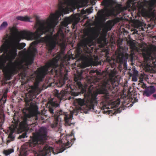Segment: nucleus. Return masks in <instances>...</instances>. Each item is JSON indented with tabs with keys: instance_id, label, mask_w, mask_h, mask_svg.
Returning a JSON list of instances; mask_svg holds the SVG:
<instances>
[{
	"instance_id": "f257e3e1",
	"label": "nucleus",
	"mask_w": 156,
	"mask_h": 156,
	"mask_svg": "<svg viewBox=\"0 0 156 156\" xmlns=\"http://www.w3.org/2000/svg\"><path fill=\"white\" fill-rule=\"evenodd\" d=\"M48 129L45 126L40 127L38 131L29 143L21 146V154L24 156L33 153L35 156H50L51 152L57 154L62 152L66 148L70 147L75 139L72 138V135L66 134L59 141L62 148L57 153L55 152L54 149L48 145Z\"/></svg>"
},
{
	"instance_id": "f03ea898",
	"label": "nucleus",
	"mask_w": 156,
	"mask_h": 156,
	"mask_svg": "<svg viewBox=\"0 0 156 156\" xmlns=\"http://www.w3.org/2000/svg\"><path fill=\"white\" fill-rule=\"evenodd\" d=\"M60 60H62V58L61 55L59 54L47 63L44 66L41 67L39 72L37 75V78L40 80H42L48 73L49 69L50 68H52L51 71L52 74H55L57 76L61 75V71L65 66L62 62L61 63L60 65H59L58 61Z\"/></svg>"
},
{
	"instance_id": "7ed1b4c3",
	"label": "nucleus",
	"mask_w": 156,
	"mask_h": 156,
	"mask_svg": "<svg viewBox=\"0 0 156 156\" xmlns=\"http://www.w3.org/2000/svg\"><path fill=\"white\" fill-rule=\"evenodd\" d=\"M59 105L58 103L52 101L51 103V105L49 108V111L52 114L53 116L54 117L56 120L57 121H59L62 118L61 116H62L65 122L66 126H73V122H72L73 119V114L75 115H77V113L73 112V113L70 112L69 113L63 112L62 110H59L58 109L59 107Z\"/></svg>"
},
{
	"instance_id": "20e7f679",
	"label": "nucleus",
	"mask_w": 156,
	"mask_h": 156,
	"mask_svg": "<svg viewBox=\"0 0 156 156\" xmlns=\"http://www.w3.org/2000/svg\"><path fill=\"white\" fill-rule=\"evenodd\" d=\"M116 78L111 77L109 79L102 82V86L99 93L103 94L102 99L108 100L113 98L114 92L113 89L118 85Z\"/></svg>"
},
{
	"instance_id": "39448f33",
	"label": "nucleus",
	"mask_w": 156,
	"mask_h": 156,
	"mask_svg": "<svg viewBox=\"0 0 156 156\" xmlns=\"http://www.w3.org/2000/svg\"><path fill=\"white\" fill-rule=\"evenodd\" d=\"M24 116L21 124L25 127L31 124V122H34L37 119L36 111L30 107L27 108L23 111Z\"/></svg>"
},
{
	"instance_id": "423d86ee",
	"label": "nucleus",
	"mask_w": 156,
	"mask_h": 156,
	"mask_svg": "<svg viewBox=\"0 0 156 156\" xmlns=\"http://www.w3.org/2000/svg\"><path fill=\"white\" fill-rule=\"evenodd\" d=\"M113 0H104L102 2V5L104 8L103 9L99 11L98 12L99 18L102 20L105 21L111 15V12L109 8L112 4Z\"/></svg>"
},
{
	"instance_id": "0eeeda50",
	"label": "nucleus",
	"mask_w": 156,
	"mask_h": 156,
	"mask_svg": "<svg viewBox=\"0 0 156 156\" xmlns=\"http://www.w3.org/2000/svg\"><path fill=\"white\" fill-rule=\"evenodd\" d=\"M155 91V87L153 86H150L147 87L144 91L143 95L147 97H149L154 93Z\"/></svg>"
},
{
	"instance_id": "6e6552de",
	"label": "nucleus",
	"mask_w": 156,
	"mask_h": 156,
	"mask_svg": "<svg viewBox=\"0 0 156 156\" xmlns=\"http://www.w3.org/2000/svg\"><path fill=\"white\" fill-rule=\"evenodd\" d=\"M113 99V98H112L111 99H109L107 101H105V100H102V108H103L105 112H108L109 114H111V113H113V112H111V110H108V111H106V110L107 109H109V107H108V104H109V101L112 100Z\"/></svg>"
},
{
	"instance_id": "1a4fd4ad",
	"label": "nucleus",
	"mask_w": 156,
	"mask_h": 156,
	"mask_svg": "<svg viewBox=\"0 0 156 156\" xmlns=\"http://www.w3.org/2000/svg\"><path fill=\"white\" fill-rule=\"evenodd\" d=\"M93 35L88 34V37L84 39L83 44L85 48H87V45H90L92 41Z\"/></svg>"
},
{
	"instance_id": "9d476101",
	"label": "nucleus",
	"mask_w": 156,
	"mask_h": 156,
	"mask_svg": "<svg viewBox=\"0 0 156 156\" xmlns=\"http://www.w3.org/2000/svg\"><path fill=\"white\" fill-rule=\"evenodd\" d=\"M66 94V92L64 91H61L60 93H59V91L57 90H55V96L60 100L65 99Z\"/></svg>"
},
{
	"instance_id": "9b49d317",
	"label": "nucleus",
	"mask_w": 156,
	"mask_h": 156,
	"mask_svg": "<svg viewBox=\"0 0 156 156\" xmlns=\"http://www.w3.org/2000/svg\"><path fill=\"white\" fill-rule=\"evenodd\" d=\"M143 55L145 60L148 61L150 59H153V58L151 56V52L146 50L145 48H143Z\"/></svg>"
},
{
	"instance_id": "f8f14e48",
	"label": "nucleus",
	"mask_w": 156,
	"mask_h": 156,
	"mask_svg": "<svg viewBox=\"0 0 156 156\" xmlns=\"http://www.w3.org/2000/svg\"><path fill=\"white\" fill-rule=\"evenodd\" d=\"M14 151V149L12 147L10 148L5 149L3 151V153L5 156H9Z\"/></svg>"
},
{
	"instance_id": "ddd939ff",
	"label": "nucleus",
	"mask_w": 156,
	"mask_h": 156,
	"mask_svg": "<svg viewBox=\"0 0 156 156\" xmlns=\"http://www.w3.org/2000/svg\"><path fill=\"white\" fill-rule=\"evenodd\" d=\"M16 18L17 20H20L21 21L30 22H32V21H30V18L27 16L25 17L22 16H18L16 17Z\"/></svg>"
},
{
	"instance_id": "4468645a",
	"label": "nucleus",
	"mask_w": 156,
	"mask_h": 156,
	"mask_svg": "<svg viewBox=\"0 0 156 156\" xmlns=\"http://www.w3.org/2000/svg\"><path fill=\"white\" fill-rule=\"evenodd\" d=\"M98 93L97 92H94L93 93L91 94V100L92 102H95L97 99V96L98 95Z\"/></svg>"
},
{
	"instance_id": "2eb2a0df",
	"label": "nucleus",
	"mask_w": 156,
	"mask_h": 156,
	"mask_svg": "<svg viewBox=\"0 0 156 156\" xmlns=\"http://www.w3.org/2000/svg\"><path fill=\"white\" fill-rule=\"evenodd\" d=\"M8 23L6 21L3 22L0 26V30L5 28L8 26Z\"/></svg>"
},
{
	"instance_id": "dca6fc26",
	"label": "nucleus",
	"mask_w": 156,
	"mask_h": 156,
	"mask_svg": "<svg viewBox=\"0 0 156 156\" xmlns=\"http://www.w3.org/2000/svg\"><path fill=\"white\" fill-rule=\"evenodd\" d=\"M77 102L79 105L80 106L83 107L82 108H84V101L80 98H79L77 100Z\"/></svg>"
},
{
	"instance_id": "f3484780",
	"label": "nucleus",
	"mask_w": 156,
	"mask_h": 156,
	"mask_svg": "<svg viewBox=\"0 0 156 156\" xmlns=\"http://www.w3.org/2000/svg\"><path fill=\"white\" fill-rule=\"evenodd\" d=\"M13 132H11L9 135V137L10 139L11 140H14V137L12 135Z\"/></svg>"
},
{
	"instance_id": "a211bd4d",
	"label": "nucleus",
	"mask_w": 156,
	"mask_h": 156,
	"mask_svg": "<svg viewBox=\"0 0 156 156\" xmlns=\"http://www.w3.org/2000/svg\"><path fill=\"white\" fill-rule=\"evenodd\" d=\"M70 22V20H68L66 22H63L62 23V25H63L64 27H67L68 24Z\"/></svg>"
},
{
	"instance_id": "6ab92c4d",
	"label": "nucleus",
	"mask_w": 156,
	"mask_h": 156,
	"mask_svg": "<svg viewBox=\"0 0 156 156\" xmlns=\"http://www.w3.org/2000/svg\"><path fill=\"white\" fill-rule=\"evenodd\" d=\"M27 137V134L25 133H24L23 134H22L21 135H20V137H19V138H24L25 137Z\"/></svg>"
},
{
	"instance_id": "aec40b11",
	"label": "nucleus",
	"mask_w": 156,
	"mask_h": 156,
	"mask_svg": "<svg viewBox=\"0 0 156 156\" xmlns=\"http://www.w3.org/2000/svg\"><path fill=\"white\" fill-rule=\"evenodd\" d=\"M138 71H137L136 70H134L133 74V76H137L138 75Z\"/></svg>"
},
{
	"instance_id": "412c9836",
	"label": "nucleus",
	"mask_w": 156,
	"mask_h": 156,
	"mask_svg": "<svg viewBox=\"0 0 156 156\" xmlns=\"http://www.w3.org/2000/svg\"><path fill=\"white\" fill-rule=\"evenodd\" d=\"M137 76H132V80L133 81L136 82L137 81Z\"/></svg>"
},
{
	"instance_id": "4be33fe9",
	"label": "nucleus",
	"mask_w": 156,
	"mask_h": 156,
	"mask_svg": "<svg viewBox=\"0 0 156 156\" xmlns=\"http://www.w3.org/2000/svg\"><path fill=\"white\" fill-rule=\"evenodd\" d=\"M77 84L80 88L82 87L83 85L80 82H77Z\"/></svg>"
},
{
	"instance_id": "5701e85b",
	"label": "nucleus",
	"mask_w": 156,
	"mask_h": 156,
	"mask_svg": "<svg viewBox=\"0 0 156 156\" xmlns=\"http://www.w3.org/2000/svg\"><path fill=\"white\" fill-rule=\"evenodd\" d=\"M112 27L111 24H109L107 27V30H111L112 28Z\"/></svg>"
},
{
	"instance_id": "b1692460",
	"label": "nucleus",
	"mask_w": 156,
	"mask_h": 156,
	"mask_svg": "<svg viewBox=\"0 0 156 156\" xmlns=\"http://www.w3.org/2000/svg\"><path fill=\"white\" fill-rule=\"evenodd\" d=\"M58 125V124L57 123H55V124H53L51 125V127L53 128H55V127H57Z\"/></svg>"
},
{
	"instance_id": "393cba45",
	"label": "nucleus",
	"mask_w": 156,
	"mask_h": 156,
	"mask_svg": "<svg viewBox=\"0 0 156 156\" xmlns=\"http://www.w3.org/2000/svg\"><path fill=\"white\" fill-rule=\"evenodd\" d=\"M130 45L131 46V47L133 48H134L135 47V44L133 42H131L130 43Z\"/></svg>"
},
{
	"instance_id": "a878e982",
	"label": "nucleus",
	"mask_w": 156,
	"mask_h": 156,
	"mask_svg": "<svg viewBox=\"0 0 156 156\" xmlns=\"http://www.w3.org/2000/svg\"><path fill=\"white\" fill-rule=\"evenodd\" d=\"M78 23V21L77 20H75L74 22H73V24L74 25V27H75L76 24L77 23Z\"/></svg>"
},
{
	"instance_id": "bb28decb",
	"label": "nucleus",
	"mask_w": 156,
	"mask_h": 156,
	"mask_svg": "<svg viewBox=\"0 0 156 156\" xmlns=\"http://www.w3.org/2000/svg\"><path fill=\"white\" fill-rule=\"evenodd\" d=\"M142 87L143 88H145L146 89L147 88L146 84L144 83H143V84L142 85Z\"/></svg>"
},
{
	"instance_id": "cd10ccee",
	"label": "nucleus",
	"mask_w": 156,
	"mask_h": 156,
	"mask_svg": "<svg viewBox=\"0 0 156 156\" xmlns=\"http://www.w3.org/2000/svg\"><path fill=\"white\" fill-rule=\"evenodd\" d=\"M153 96L155 98V99H156V94H154L153 95Z\"/></svg>"
},
{
	"instance_id": "c85d7f7f",
	"label": "nucleus",
	"mask_w": 156,
	"mask_h": 156,
	"mask_svg": "<svg viewBox=\"0 0 156 156\" xmlns=\"http://www.w3.org/2000/svg\"><path fill=\"white\" fill-rule=\"evenodd\" d=\"M135 100L136 101V102H137L138 101V99H136V98L135 99Z\"/></svg>"
},
{
	"instance_id": "c756f323",
	"label": "nucleus",
	"mask_w": 156,
	"mask_h": 156,
	"mask_svg": "<svg viewBox=\"0 0 156 156\" xmlns=\"http://www.w3.org/2000/svg\"><path fill=\"white\" fill-rule=\"evenodd\" d=\"M124 66H126V63H125V64H124Z\"/></svg>"
},
{
	"instance_id": "7c9ffc66",
	"label": "nucleus",
	"mask_w": 156,
	"mask_h": 156,
	"mask_svg": "<svg viewBox=\"0 0 156 156\" xmlns=\"http://www.w3.org/2000/svg\"><path fill=\"white\" fill-rule=\"evenodd\" d=\"M130 105H131V106L133 105H132V104H131Z\"/></svg>"
},
{
	"instance_id": "2f4dec72",
	"label": "nucleus",
	"mask_w": 156,
	"mask_h": 156,
	"mask_svg": "<svg viewBox=\"0 0 156 156\" xmlns=\"http://www.w3.org/2000/svg\"><path fill=\"white\" fill-rule=\"evenodd\" d=\"M92 12H89L90 13H91Z\"/></svg>"
}]
</instances>
